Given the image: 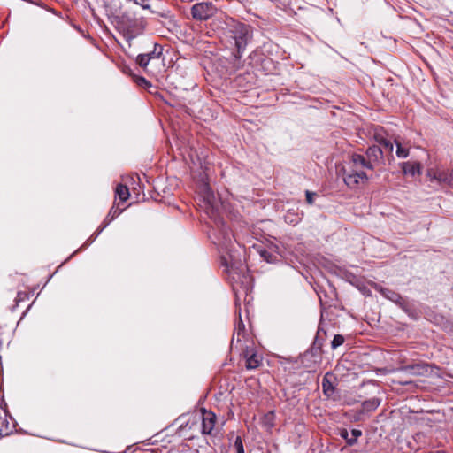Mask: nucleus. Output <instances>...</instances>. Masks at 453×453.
<instances>
[{
    "label": "nucleus",
    "mask_w": 453,
    "mask_h": 453,
    "mask_svg": "<svg viewBox=\"0 0 453 453\" xmlns=\"http://www.w3.org/2000/svg\"><path fill=\"white\" fill-rule=\"evenodd\" d=\"M284 219L287 223H290L293 225L297 224V222L299 221V218L297 217V215L290 211H288Z\"/></svg>",
    "instance_id": "26"
},
{
    "label": "nucleus",
    "mask_w": 453,
    "mask_h": 453,
    "mask_svg": "<svg viewBox=\"0 0 453 453\" xmlns=\"http://www.w3.org/2000/svg\"><path fill=\"white\" fill-rule=\"evenodd\" d=\"M401 370L412 375H423L427 371L426 366L420 364L406 365L402 367Z\"/></svg>",
    "instance_id": "17"
},
{
    "label": "nucleus",
    "mask_w": 453,
    "mask_h": 453,
    "mask_svg": "<svg viewBox=\"0 0 453 453\" xmlns=\"http://www.w3.org/2000/svg\"><path fill=\"white\" fill-rule=\"evenodd\" d=\"M374 288L375 290L380 292L385 298L396 303L399 307L403 309L405 307L406 302L399 293L395 292V290L383 288L380 285H375Z\"/></svg>",
    "instance_id": "11"
},
{
    "label": "nucleus",
    "mask_w": 453,
    "mask_h": 453,
    "mask_svg": "<svg viewBox=\"0 0 453 453\" xmlns=\"http://www.w3.org/2000/svg\"><path fill=\"white\" fill-rule=\"evenodd\" d=\"M244 357L246 359V368L249 370L257 368L260 365L259 357L254 353L251 349H246L244 352Z\"/></svg>",
    "instance_id": "14"
},
{
    "label": "nucleus",
    "mask_w": 453,
    "mask_h": 453,
    "mask_svg": "<svg viewBox=\"0 0 453 453\" xmlns=\"http://www.w3.org/2000/svg\"><path fill=\"white\" fill-rule=\"evenodd\" d=\"M366 170L368 168L365 166V156L353 154L344 161L340 172L342 173L345 184L350 188H355L358 184L365 183L368 180Z\"/></svg>",
    "instance_id": "2"
},
{
    "label": "nucleus",
    "mask_w": 453,
    "mask_h": 453,
    "mask_svg": "<svg viewBox=\"0 0 453 453\" xmlns=\"http://www.w3.org/2000/svg\"><path fill=\"white\" fill-rule=\"evenodd\" d=\"M134 81H135L136 84L138 86H140V87H142V88H150V87H151L150 82L148 81L143 77H136Z\"/></svg>",
    "instance_id": "28"
},
{
    "label": "nucleus",
    "mask_w": 453,
    "mask_h": 453,
    "mask_svg": "<svg viewBox=\"0 0 453 453\" xmlns=\"http://www.w3.org/2000/svg\"><path fill=\"white\" fill-rule=\"evenodd\" d=\"M434 179L440 183L450 184L453 181V172L438 171L434 173Z\"/></svg>",
    "instance_id": "18"
},
{
    "label": "nucleus",
    "mask_w": 453,
    "mask_h": 453,
    "mask_svg": "<svg viewBox=\"0 0 453 453\" xmlns=\"http://www.w3.org/2000/svg\"><path fill=\"white\" fill-rule=\"evenodd\" d=\"M381 401L378 397H372L371 399L365 400L362 403L363 411L371 412L375 411L380 404Z\"/></svg>",
    "instance_id": "19"
},
{
    "label": "nucleus",
    "mask_w": 453,
    "mask_h": 453,
    "mask_svg": "<svg viewBox=\"0 0 453 453\" xmlns=\"http://www.w3.org/2000/svg\"><path fill=\"white\" fill-rule=\"evenodd\" d=\"M315 196H316V193L307 190V191L305 192V196H306V202H307V203H309V204H312V203H313V197H314Z\"/></svg>",
    "instance_id": "29"
},
{
    "label": "nucleus",
    "mask_w": 453,
    "mask_h": 453,
    "mask_svg": "<svg viewBox=\"0 0 453 453\" xmlns=\"http://www.w3.org/2000/svg\"><path fill=\"white\" fill-rule=\"evenodd\" d=\"M118 27L122 31L126 40L130 42L143 32L145 25L142 19H132L127 16H122Z\"/></svg>",
    "instance_id": "6"
},
{
    "label": "nucleus",
    "mask_w": 453,
    "mask_h": 453,
    "mask_svg": "<svg viewBox=\"0 0 453 453\" xmlns=\"http://www.w3.org/2000/svg\"><path fill=\"white\" fill-rule=\"evenodd\" d=\"M396 144V156L399 158H406L409 156V150L401 146V144L395 141Z\"/></svg>",
    "instance_id": "23"
},
{
    "label": "nucleus",
    "mask_w": 453,
    "mask_h": 453,
    "mask_svg": "<svg viewBox=\"0 0 453 453\" xmlns=\"http://www.w3.org/2000/svg\"><path fill=\"white\" fill-rule=\"evenodd\" d=\"M380 144L383 147V149L388 152H392L393 151V149H394V145L392 143L391 141L389 140H386V139H382L380 142Z\"/></svg>",
    "instance_id": "27"
},
{
    "label": "nucleus",
    "mask_w": 453,
    "mask_h": 453,
    "mask_svg": "<svg viewBox=\"0 0 453 453\" xmlns=\"http://www.w3.org/2000/svg\"><path fill=\"white\" fill-rule=\"evenodd\" d=\"M217 7L212 2H200L193 4L190 9V14L196 21H207L216 15Z\"/></svg>",
    "instance_id": "7"
},
{
    "label": "nucleus",
    "mask_w": 453,
    "mask_h": 453,
    "mask_svg": "<svg viewBox=\"0 0 453 453\" xmlns=\"http://www.w3.org/2000/svg\"><path fill=\"white\" fill-rule=\"evenodd\" d=\"M216 424V415L211 411L202 410L201 433L211 434Z\"/></svg>",
    "instance_id": "10"
},
{
    "label": "nucleus",
    "mask_w": 453,
    "mask_h": 453,
    "mask_svg": "<svg viewBox=\"0 0 453 453\" xmlns=\"http://www.w3.org/2000/svg\"><path fill=\"white\" fill-rule=\"evenodd\" d=\"M158 15L164 19H172V14L169 11H164L162 12H158Z\"/></svg>",
    "instance_id": "30"
},
{
    "label": "nucleus",
    "mask_w": 453,
    "mask_h": 453,
    "mask_svg": "<svg viewBox=\"0 0 453 453\" xmlns=\"http://www.w3.org/2000/svg\"><path fill=\"white\" fill-rule=\"evenodd\" d=\"M350 434L351 435H349L347 429H342L340 432L341 437L346 440L348 445L352 446L357 442V438L362 435V431L359 429H352Z\"/></svg>",
    "instance_id": "15"
},
{
    "label": "nucleus",
    "mask_w": 453,
    "mask_h": 453,
    "mask_svg": "<svg viewBox=\"0 0 453 453\" xmlns=\"http://www.w3.org/2000/svg\"><path fill=\"white\" fill-rule=\"evenodd\" d=\"M334 379V377L331 372H326L323 377L321 386L324 395L327 397L333 396L335 392V387L333 381Z\"/></svg>",
    "instance_id": "13"
},
{
    "label": "nucleus",
    "mask_w": 453,
    "mask_h": 453,
    "mask_svg": "<svg viewBox=\"0 0 453 453\" xmlns=\"http://www.w3.org/2000/svg\"><path fill=\"white\" fill-rule=\"evenodd\" d=\"M428 453H446V452L442 451V450H438V451H431V452H428Z\"/></svg>",
    "instance_id": "32"
},
{
    "label": "nucleus",
    "mask_w": 453,
    "mask_h": 453,
    "mask_svg": "<svg viewBox=\"0 0 453 453\" xmlns=\"http://www.w3.org/2000/svg\"><path fill=\"white\" fill-rule=\"evenodd\" d=\"M326 333L319 328L311 347L303 354L304 359H311L312 363H319L322 357L323 337Z\"/></svg>",
    "instance_id": "8"
},
{
    "label": "nucleus",
    "mask_w": 453,
    "mask_h": 453,
    "mask_svg": "<svg viewBox=\"0 0 453 453\" xmlns=\"http://www.w3.org/2000/svg\"><path fill=\"white\" fill-rule=\"evenodd\" d=\"M233 447L236 453H245L242 440L240 436L235 438Z\"/></svg>",
    "instance_id": "25"
},
{
    "label": "nucleus",
    "mask_w": 453,
    "mask_h": 453,
    "mask_svg": "<svg viewBox=\"0 0 453 453\" xmlns=\"http://www.w3.org/2000/svg\"><path fill=\"white\" fill-rule=\"evenodd\" d=\"M227 34L235 46L233 56L235 60H240L250 39V27L244 23L232 20L227 24Z\"/></svg>",
    "instance_id": "4"
},
{
    "label": "nucleus",
    "mask_w": 453,
    "mask_h": 453,
    "mask_svg": "<svg viewBox=\"0 0 453 453\" xmlns=\"http://www.w3.org/2000/svg\"><path fill=\"white\" fill-rule=\"evenodd\" d=\"M115 194L122 202L127 201L130 196L128 188L123 184H119L116 187Z\"/></svg>",
    "instance_id": "20"
},
{
    "label": "nucleus",
    "mask_w": 453,
    "mask_h": 453,
    "mask_svg": "<svg viewBox=\"0 0 453 453\" xmlns=\"http://www.w3.org/2000/svg\"><path fill=\"white\" fill-rule=\"evenodd\" d=\"M223 239L219 245L221 250H226V254L221 255L220 263L225 267L226 273L231 277L233 290L236 296L235 305H238V292L242 290L245 295L248 294L251 288V277L245 272V267L240 257L232 251L231 238L227 233H224Z\"/></svg>",
    "instance_id": "1"
},
{
    "label": "nucleus",
    "mask_w": 453,
    "mask_h": 453,
    "mask_svg": "<svg viewBox=\"0 0 453 453\" xmlns=\"http://www.w3.org/2000/svg\"><path fill=\"white\" fill-rule=\"evenodd\" d=\"M383 161V150L380 146H370L365 152V163L368 170H373Z\"/></svg>",
    "instance_id": "9"
},
{
    "label": "nucleus",
    "mask_w": 453,
    "mask_h": 453,
    "mask_svg": "<svg viewBox=\"0 0 453 453\" xmlns=\"http://www.w3.org/2000/svg\"><path fill=\"white\" fill-rule=\"evenodd\" d=\"M164 48L161 44L150 42L145 53L138 54L135 63L147 73H154L157 67L164 65Z\"/></svg>",
    "instance_id": "3"
},
{
    "label": "nucleus",
    "mask_w": 453,
    "mask_h": 453,
    "mask_svg": "<svg viewBox=\"0 0 453 453\" xmlns=\"http://www.w3.org/2000/svg\"><path fill=\"white\" fill-rule=\"evenodd\" d=\"M258 252L261 257L268 263H274L277 261V254L275 252H272L266 249H260Z\"/></svg>",
    "instance_id": "21"
},
{
    "label": "nucleus",
    "mask_w": 453,
    "mask_h": 453,
    "mask_svg": "<svg viewBox=\"0 0 453 453\" xmlns=\"http://www.w3.org/2000/svg\"><path fill=\"white\" fill-rule=\"evenodd\" d=\"M20 295H21V293H18V296H17V298H16L17 302H19L21 299Z\"/></svg>",
    "instance_id": "31"
},
{
    "label": "nucleus",
    "mask_w": 453,
    "mask_h": 453,
    "mask_svg": "<svg viewBox=\"0 0 453 453\" xmlns=\"http://www.w3.org/2000/svg\"><path fill=\"white\" fill-rule=\"evenodd\" d=\"M402 170L405 175L415 176L420 173V164L418 162H403Z\"/></svg>",
    "instance_id": "16"
},
{
    "label": "nucleus",
    "mask_w": 453,
    "mask_h": 453,
    "mask_svg": "<svg viewBox=\"0 0 453 453\" xmlns=\"http://www.w3.org/2000/svg\"><path fill=\"white\" fill-rule=\"evenodd\" d=\"M243 332H244V324L242 321V319H240V320L237 323V325L235 326V328L234 331L232 343L234 342V340L237 342H241Z\"/></svg>",
    "instance_id": "22"
},
{
    "label": "nucleus",
    "mask_w": 453,
    "mask_h": 453,
    "mask_svg": "<svg viewBox=\"0 0 453 453\" xmlns=\"http://www.w3.org/2000/svg\"><path fill=\"white\" fill-rule=\"evenodd\" d=\"M121 213V211L111 210L108 213L107 217L105 218L103 225L97 229V231L91 235V237L87 241V242L83 246H88L90 243H92L97 236L103 232V230L111 223V220H113L117 216H119Z\"/></svg>",
    "instance_id": "12"
},
{
    "label": "nucleus",
    "mask_w": 453,
    "mask_h": 453,
    "mask_svg": "<svg viewBox=\"0 0 453 453\" xmlns=\"http://www.w3.org/2000/svg\"><path fill=\"white\" fill-rule=\"evenodd\" d=\"M344 342V337L341 334H335L333 341L331 342V347L335 349Z\"/></svg>",
    "instance_id": "24"
},
{
    "label": "nucleus",
    "mask_w": 453,
    "mask_h": 453,
    "mask_svg": "<svg viewBox=\"0 0 453 453\" xmlns=\"http://www.w3.org/2000/svg\"><path fill=\"white\" fill-rule=\"evenodd\" d=\"M199 196L203 203V207L208 215L211 218L218 215L221 203L214 194L208 183L203 182L198 190Z\"/></svg>",
    "instance_id": "5"
}]
</instances>
